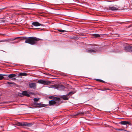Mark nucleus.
I'll return each instance as SVG.
<instances>
[{
	"mask_svg": "<svg viewBox=\"0 0 132 132\" xmlns=\"http://www.w3.org/2000/svg\"><path fill=\"white\" fill-rule=\"evenodd\" d=\"M42 40H43L41 39L35 37H28L27 39L25 41V42L31 45H34L37 44L38 41Z\"/></svg>",
	"mask_w": 132,
	"mask_h": 132,
	"instance_id": "obj_1",
	"label": "nucleus"
},
{
	"mask_svg": "<svg viewBox=\"0 0 132 132\" xmlns=\"http://www.w3.org/2000/svg\"><path fill=\"white\" fill-rule=\"evenodd\" d=\"M44 80H39L38 81V82L40 84H44Z\"/></svg>",
	"mask_w": 132,
	"mask_h": 132,
	"instance_id": "obj_21",
	"label": "nucleus"
},
{
	"mask_svg": "<svg viewBox=\"0 0 132 132\" xmlns=\"http://www.w3.org/2000/svg\"><path fill=\"white\" fill-rule=\"evenodd\" d=\"M20 39H18V40H16L13 42L12 43L13 44H15L19 42H20Z\"/></svg>",
	"mask_w": 132,
	"mask_h": 132,
	"instance_id": "obj_22",
	"label": "nucleus"
},
{
	"mask_svg": "<svg viewBox=\"0 0 132 132\" xmlns=\"http://www.w3.org/2000/svg\"><path fill=\"white\" fill-rule=\"evenodd\" d=\"M6 75H6L0 74V80H2L4 78V77L3 76H5Z\"/></svg>",
	"mask_w": 132,
	"mask_h": 132,
	"instance_id": "obj_19",
	"label": "nucleus"
},
{
	"mask_svg": "<svg viewBox=\"0 0 132 132\" xmlns=\"http://www.w3.org/2000/svg\"><path fill=\"white\" fill-rule=\"evenodd\" d=\"M74 93H74L73 92H70L68 93V94L67 95H71L73 94H74Z\"/></svg>",
	"mask_w": 132,
	"mask_h": 132,
	"instance_id": "obj_26",
	"label": "nucleus"
},
{
	"mask_svg": "<svg viewBox=\"0 0 132 132\" xmlns=\"http://www.w3.org/2000/svg\"><path fill=\"white\" fill-rule=\"evenodd\" d=\"M124 50L126 52H132V46L126 45L124 47Z\"/></svg>",
	"mask_w": 132,
	"mask_h": 132,
	"instance_id": "obj_5",
	"label": "nucleus"
},
{
	"mask_svg": "<svg viewBox=\"0 0 132 132\" xmlns=\"http://www.w3.org/2000/svg\"><path fill=\"white\" fill-rule=\"evenodd\" d=\"M19 37L17 39H19L20 38V40H26L27 39L28 37Z\"/></svg>",
	"mask_w": 132,
	"mask_h": 132,
	"instance_id": "obj_14",
	"label": "nucleus"
},
{
	"mask_svg": "<svg viewBox=\"0 0 132 132\" xmlns=\"http://www.w3.org/2000/svg\"><path fill=\"white\" fill-rule=\"evenodd\" d=\"M21 94L23 96H26L28 97L30 96V95L28 93V92L26 91H23Z\"/></svg>",
	"mask_w": 132,
	"mask_h": 132,
	"instance_id": "obj_12",
	"label": "nucleus"
},
{
	"mask_svg": "<svg viewBox=\"0 0 132 132\" xmlns=\"http://www.w3.org/2000/svg\"><path fill=\"white\" fill-rule=\"evenodd\" d=\"M116 130H120V131H122L123 130V129H118L116 128L115 129Z\"/></svg>",
	"mask_w": 132,
	"mask_h": 132,
	"instance_id": "obj_30",
	"label": "nucleus"
},
{
	"mask_svg": "<svg viewBox=\"0 0 132 132\" xmlns=\"http://www.w3.org/2000/svg\"><path fill=\"white\" fill-rule=\"evenodd\" d=\"M1 10V9H0V10Z\"/></svg>",
	"mask_w": 132,
	"mask_h": 132,
	"instance_id": "obj_35",
	"label": "nucleus"
},
{
	"mask_svg": "<svg viewBox=\"0 0 132 132\" xmlns=\"http://www.w3.org/2000/svg\"><path fill=\"white\" fill-rule=\"evenodd\" d=\"M115 6H117V7H115L114 6H109L108 8H107V9L109 10L114 11L120 10L119 9V8L117 7V5H115Z\"/></svg>",
	"mask_w": 132,
	"mask_h": 132,
	"instance_id": "obj_6",
	"label": "nucleus"
},
{
	"mask_svg": "<svg viewBox=\"0 0 132 132\" xmlns=\"http://www.w3.org/2000/svg\"><path fill=\"white\" fill-rule=\"evenodd\" d=\"M110 90V89H106V90Z\"/></svg>",
	"mask_w": 132,
	"mask_h": 132,
	"instance_id": "obj_32",
	"label": "nucleus"
},
{
	"mask_svg": "<svg viewBox=\"0 0 132 132\" xmlns=\"http://www.w3.org/2000/svg\"><path fill=\"white\" fill-rule=\"evenodd\" d=\"M92 36L95 38L99 37H100V35L96 34H92Z\"/></svg>",
	"mask_w": 132,
	"mask_h": 132,
	"instance_id": "obj_18",
	"label": "nucleus"
},
{
	"mask_svg": "<svg viewBox=\"0 0 132 132\" xmlns=\"http://www.w3.org/2000/svg\"><path fill=\"white\" fill-rule=\"evenodd\" d=\"M36 84L35 83H31L29 84V87L31 88H33L34 89L36 88Z\"/></svg>",
	"mask_w": 132,
	"mask_h": 132,
	"instance_id": "obj_8",
	"label": "nucleus"
},
{
	"mask_svg": "<svg viewBox=\"0 0 132 132\" xmlns=\"http://www.w3.org/2000/svg\"><path fill=\"white\" fill-rule=\"evenodd\" d=\"M19 37H16L14 38L9 39V42L14 41L16 39H17Z\"/></svg>",
	"mask_w": 132,
	"mask_h": 132,
	"instance_id": "obj_20",
	"label": "nucleus"
},
{
	"mask_svg": "<svg viewBox=\"0 0 132 132\" xmlns=\"http://www.w3.org/2000/svg\"><path fill=\"white\" fill-rule=\"evenodd\" d=\"M120 123L121 125H126L128 124L129 125H131V123L127 121H122L120 122Z\"/></svg>",
	"mask_w": 132,
	"mask_h": 132,
	"instance_id": "obj_10",
	"label": "nucleus"
},
{
	"mask_svg": "<svg viewBox=\"0 0 132 132\" xmlns=\"http://www.w3.org/2000/svg\"><path fill=\"white\" fill-rule=\"evenodd\" d=\"M1 35H4V34H1Z\"/></svg>",
	"mask_w": 132,
	"mask_h": 132,
	"instance_id": "obj_33",
	"label": "nucleus"
},
{
	"mask_svg": "<svg viewBox=\"0 0 132 132\" xmlns=\"http://www.w3.org/2000/svg\"><path fill=\"white\" fill-rule=\"evenodd\" d=\"M51 83V82L50 81L44 80V85H49Z\"/></svg>",
	"mask_w": 132,
	"mask_h": 132,
	"instance_id": "obj_15",
	"label": "nucleus"
},
{
	"mask_svg": "<svg viewBox=\"0 0 132 132\" xmlns=\"http://www.w3.org/2000/svg\"><path fill=\"white\" fill-rule=\"evenodd\" d=\"M34 105H36L37 107H44L45 106V104L41 103H34Z\"/></svg>",
	"mask_w": 132,
	"mask_h": 132,
	"instance_id": "obj_11",
	"label": "nucleus"
},
{
	"mask_svg": "<svg viewBox=\"0 0 132 132\" xmlns=\"http://www.w3.org/2000/svg\"><path fill=\"white\" fill-rule=\"evenodd\" d=\"M97 50L96 49L93 50L90 49L88 50L87 52L89 53H95L97 51Z\"/></svg>",
	"mask_w": 132,
	"mask_h": 132,
	"instance_id": "obj_13",
	"label": "nucleus"
},
{
	"mask_svg": "<svg viewBox=\"0 0 132 132\" xmlns=\"http://www.w3.org/2000/svg\"><path fill=\"white\" fill-rule=\"evenodd\" d=\"M9 39H5V40H0V42H9Z\"/></svg>",
	"mask_w": 132,
	"mask_h": 132,
	"instance_id": "obj_24",
	"label": "nucleus"
},
{
	"mask_svg": "<svg viewBox=\"0 0 132 132\" xmlns=\"http://www.w3.org/2000/svg\"><path fill=\"white\" fill-rule=\"evenodd\" d=\"M32 24L33 25L35 26H44V25L41 24L37 22H33L32 23Z\"/></svg>",
	"mask_w": 132,
	"mask_h": 132,
	"instance_id": "obj_9",
	"label": "nucleus"
},
{
	"mask_svg": "<svg viewBox=\"0 0 132 132\" xmlns=\"http://www.w3.org/2000/svg\"><path fill=\"white\" fill-rule=\"evenodd\" d=\"M96 80L97 81H100L101 82H102L104 83H105V81H104L102 80H100V79H97Z\"/></svg>",
	"mask_w": 132,
	"mask_h": 132,
	"instance_id": "obj_28",
	"label": "nucleus"
},
{
	"mask_svg": "<svg viewBox=\"0 0 132 132\" xmlns=\"http://www.w3.org/2000/svg\"><path fill=\"white\" fill-rule=\"evenodd\" d=\"M7 76L6 77V79L7 80H9V78H10L12 80H15L16 79L13 77H15L16 75L14 74H12L10 75H6Z\"/></svg>",
	"mask_w": 132,
	"mask_h": 132,
	"instance_id": "obj_4",
	"label": "nucleus"
},
{
	"mask_svg": "<svg viewBox=\"0 0 132 132\" xmlns=\"http://www.w3.org/2000/svg\"><path fill=\"white\" fill-rule=\"evenodd\" d=\"M19 76H27L28 74L27 73H26L25 72H21L20 73H19Z\"/></svg>",
	"mask_w": 132,
	"mask_h": 132,
	"instance_id": "obj_16",
	"label": "nucleus"
},
{
	"mask_svg": "<svg viewBox=\"0 0 132 132\" xmlns=\"http://www.w3.org/2000/svg\"><path fill=\"white\" fill-rule=\"evenodd\" d=\"M1 51H3V52H5V51H3V50H1Z\"/></svg>",
	"mask_w": 132,
	"mask_h": 132,
	"instance_id": "obj_31",
	"label": "nucleus"
},
{
	"mask_svg": "<svg viewBox=\"0 0 132 132\" xmlns=\"http://www.w3.org/2000/svg\"><path fill=\"white\" fill-rule=\"evenodd\" d=\"M7 84H13L14 85H16V84L14 82H8Z\"/></svg>",
	"mask_w": 132,
	"mask_h": 132,
	"instance_id": "obj_25",
	"label": "nucleus"
},
{
	"mask_svg": "<svg viewBox=\"0 0 132 132\" xmlns=\"http://www.w3.org/2000/svg\"><path fill=\"white\" fill-rule=\"evenodd\" d=\"M57 30L61 32H67V31H66L65 30H62L58 29Z\"/></svg>",
	"mask_w": 132,
	"mask_h": 132,
	"instance_id": "obj_27",
	"label": "nucleus"
},
{
	"mask_svg": "<svg viewBox=\"0 0 132 132\" xmlns=\"http://www.w3.org/2000/svg\"><path fill=\"white\" fill-rule=\"evenodd\" d=\"M131 107H132V105H131Z\"/></svg>",
	"mask_w": 132,
	"mask_h": 132,
	"instance_id": "obj_34",
	"label": "nucleus"
},
{
	"mask_svg": "<svg viewBox=\"0 0 132 132\" xmlns=\"http://www.w3.org/2000/svg\"><path fill=\"white\" fill-rule=\"evenodd\" d=\"M16 125L18 126L31 127L32 125V124L31 123H28L27 122H18L16 123Z\"/></svg>",
	"mask_w": 132,
	"mask_h": 132,
	"instance_id": "obj_2",
	"label": "nucleus"
},
{
	"mask_svg": "<svg viewBox=\"0 0 132 132\" xmlns=\"http://www.w3.org/2000/svg\"><path fill=\"white\" fill-rule=\"evenodd\" d=\"M39 98H35L34 99V101L35 102H37L38 101H39Z\"/></svg>",
	"mask_w": 132,
	"mask_h": 132,
	"instance_id": "obj_29",
	"label": "nucleus"
},
{
	"mask_svg": "<svg viewBox=\"0 0 132 132\" xmlns=\"http://www.w3.org/2000/svg\"><path fill=\"white\" fill-rule=\"evenodd\" d=\"M61 98L65 100H68L69 99L67 97V95L62 96L61 97Z\"/></svg>",
	"mask_w": 132,
	"mask_h": 132,
	"instance_id": "obj_17",
	"label": "nucleus"
},
{
	"mask_svg": "<svg viewBox=\"0 0 132 132\" xmlns=\"http://www.w3.org/2000/svg\"><path fill=\"white\" fill-rule=\"evenodd\" d=\"M61 104V102L59 101H56L54 100H51L49 102V104L51 105H55L57 106Z\"/></svg>",
	"mask_w": 132,
	"mask_h": 132,
	"instance_id": "obj_3",
	"label": "nucleus"
},
{
	"mask_svg": "<svg viewBox=\"0 0 132 132\" xmlns=\"http://www.w3.org/2000/svg\"><path fill=\"white\" fill-rule=\"evenodd\" d=\"M50 99L53 100H54L57 101H60V98L59 97H57L54 96H50L49 97Z\"/></svg>",
	"mask_w": 132,
	"mask_h": 132,
	"instance_id": "obj_7",
	"label": "nucleus"
},
{
	"mask_svg": "<svg viewBox=\"0 0 132 132\" xmlns=\"http://www.w3.org/2000/svg\"><path fill=\"white\" fill-rule=\"evenodd\" d=\"M84 114V112H79L77 113V115H81L82 116H83Z\"/></svg>",
	"mask_w": 132,
	"mask_h": 132,
	"instance_id": "obj_23",
	"label": "nucleus"
}]
</instances>
